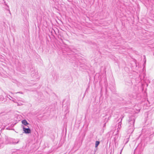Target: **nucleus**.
Returning a JSON list of instances; mask_svg holds the SVG:
<instances>
[{
	"mask_svg": "<svg viewBox=\"0 0 154 154\" xmlns=\"http://www.w3.org/2000/svg\"><path fill=\"white\" fill-rule=\"evenodd\" d=\"M17 93H20V94H23V93H22V92H17Z\"/></svg>",
	"mask_w": 154,
	"mask_h": 154,
	"instance_id": "nucleus-7",
	"label": "nucleus"
},
{
	"mask_svg": "<svg viewBox=\"0 0 154 154\" xmlns=\"http://www.w3.org/2000/svg\"><path fill=\"white\" fill-rule=\"evenodd\" d=\"M134 118H130L129 120L128 125H129V126L130 127V129L128 130V131L132 132L133 131V127L134 125Z\"/></svg>",
	"mask_w": 154,
	"mask_h": 154,
	"instance_id": "nucleus-1",
	"label": "nucleus"
},
{
	"mask_svg": "<svg viewBox=\"0 0 154 154\" xmlns=\"http://www.w3.org/2000/svg\"><path fill=\"white\" fill-rule=\"evenodd\" d=\"M122 149H121V152H120V154H121V152H122Z\"/></svg>",
	"mask_w": 154,
	"mask_h": 154,
	"instance_id": "nucleus-8",
	"label": "nucleus"
},
{
	"mask_svg": "<svg viewBox=\"0 0 154 154\" xmlns=\"http://www.w3.org/2000/svg\"><path fill=\"white\" fill-rule=\"evenodd\" d=\"M22 123L25 126L29 124L26 119H24L22 121Z\"/></svg>",
	"mask_w": 154,
	"mask_h": 154,
	"instance_id": "nucleus-3",
	"label": "nucleus"
},
{
	"mask_svg": "<svg viewBox=\"0 0 154 154\" xmlns=\"http://www.w3.org/2000/svg\"><path fill=\"white\" fill-rule=\"evenodd\" d=\"M120 123H121V122H119V124H120Z\"/></svg>",
	"mask_w": 154,
	"mask_h": 154,
	"instance_id": "nucleus-13",
	"label": "nucleus"
},
{
	"mask_svg": "<svg viewBox=\"0 0 154 154\" xmlns=\"http://www.w3.org/2000/svg\"><path fill=\"white\" fill-rule=\"evenodd\" d=\"M120 127H121V124H120V126H119V128H120Z\"/></svg>",
	"mask_w": 154,
	"mask_h": 154,
	"instance_id": "nucleus-10",
	"label": "nucleus"
},
{
	"mask_svg": "<svg viewBox=\"0 0 154 154\" xmlns=\"http://www.w3.org/2000/svg\"><path fill=\"white\" fill-rule=\"evenodd\" d=\"M5 113L4 112H2L0 113V116H1V114H2L4 113Z\"/></svg>",
	"mask_w": 154,
	"mask_h": 154,
	"instance_id": "nucleus-6",
	"label": "nucleus"
},
{
	"mask_svg": "<svg viewBox=\"0 0 154 154\" xmlns=\"http://www.w3.org/2000/svg\"><path fill=\"white\" fill-rule=\"evenodd\" d=\"M5 115V114H4L2 115Z\"/></svg>",
	"mask_w": 154,
	"mask_h": 154,
	"instance_id": "nucleus-12",
	"label": "nucleus"
},
{
	"mask_svg": "<svg viewBox=\"0 0 154 154\" xmlns=\"http://www.w3.org/2000/svg\"><path fill=\"white\" fill-rule=\"evenodd\" d=\"M120 127H121V124H120V126H119V128H120Z\"/></svg>",
	"mask_w": 154,
	"mask_h": 154,
	"instance_id": "nucleus-9",
	"label": "nucleus"
},
{
	"mask_svg": "<svg viewBox=\"0 0 154 154\" xmlns=\"http://www.w3.org/2000/svg\"><path fill=\"white\" fill-rule=\"evenodd\" d=\"M100 143V142L99 141H97L95 142V147H97L99 145Z\"/></svg>",
	"mask_w": 154,
	"mask_h": 154,
	"instance_id": "nucleus-4",
	"label": "nucleus"
},
{
	"mask_svg": "<svg viewBox=\"0 0 154 154\" xmlns=\"http://www.w3.org/2000/svg\"><path fill=\"white\" fill-rule=\"evenodd\" d=\"M9 11L10 13L11 14V13H10V11L9 10Z\"/></svg>",
	"mask_w": 154,
	"mask_h": 154,
	"instance_id": "nucleus-11",
	"label": "nucleus"
},
{
	"mask_svg": "<svg viewBox=\"0 0 154 154\" xmlns=\"http://www.w3.org/2000/svg\"><path fill=\"white\" fill-rule=\"evenodd\" d=\"M128 142V141H127V142H126V143Z\"/></svg>",
	"mask_w": 154,
	"mask_h": 154,
	"instance_id": "nucleus-14",
	"label": "nucleus"
},
{
	"mask_svg": "<svg viewBox=\"0 0 154 154\" xmlns=\"http://www.w3.org/2000/svg\"><path fill=\"white\" fill-rule=\"evenodd\" d=\"M18 103V104H17L18 106L21 105L22 104L21 103Z\"/></svg>",
	"mask_w": 154,
	"mask_h": 154,
	"instance_id": "nucleus-5",
	"label": "nucleus"
},
{
	"mask_svg": "<svg viewBox=\"0 0 154 154\" xmlns=\"http://www.w3.org/2000/svg\"><path fill=\"white\" fill-rule=\"evenodd\" d=\"M23 130L24 133L26 134H29L31 132V130L29 128V126H27L28 128H26L23 125Z\"/></svg>",
	"mask_w": 154,
	"mask_h": 154,
	"instance_id": "nucleus-2",
	"label": "nucleus"
}]
</instances>
